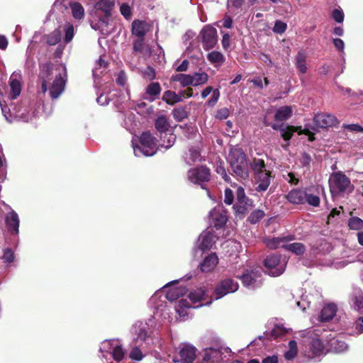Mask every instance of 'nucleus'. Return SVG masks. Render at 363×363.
Here are the masks:
<instances>
[{"label": "nucleus", "mask_w": 363, "mask_h": 363, "mask_svg": "<svg viewBox=\"0 0 363 363\" xmlns=\"http://www.w3.org/2000/svg\"><path fill=\"white\" fill-rule=\"evenodd\" d=\"M61 31L59 29H55L53 31L45 36L46 43L49 45H55L61 40Z\"/></svg>", "instance_id": "f704fd0d"}, {"label": "nucleus", "mask_w": 363, "mask_h": 363, "mask_svg": "<svg viewBox=\"0 0 363 363\" xmlns=\"http://www.w3.org/2000/svg\"><path fill=\"white\" fill-rule=\"evenodd\" d=\"M150 30V25L145 21L135 19L131 24V33L137 38H145Z\"/></svg>", "instance_id": "f3484780"}, {"label": "nucleus", "mask_w": 363, "mask_h": 363, "mask_svg": "<svg viewBox=\"0 0 363 363\" xmlns=\"http://www.w3.org/2000/svg\"><path fill=\"white\" fill-rule=\"evenodd\" d=\"M306 202L312 206L318 207L320 205V198L318 196L306 193Z\"/></svg>", "instance_id": "864d4df0"}, {"label": "nucleus", "mask_w": 363, "mask_h": 363, "mask_svg": "<svg viewBox=\"0 0 363 363\" xmlns=\"http://www.w3.org/2000/svg\"><path fill=\"white\" fill-rule=\"evenodd\" d=\"M228 161L234 176L243 180L249 178L247 156L241 148L231 149L228 155Z\"/></svg>", "instance_id": "f257e3e1"}, {"label": "nucleus", "mask_w": 363, "mask_h": 363, "mask_svg": "<svg viewBox=\"0 0 363 363\" xmlns=\"http://www.w3.org/2000/svg\"><path fill=\"white\" fill-rule=\"evenodd\" d=\"M11 88V94L13 99H16L21 92L22 85L18 79L16 78V75L13 73L10 77L9 82Z\"/></svg>", "instance_id": "393cba45"}, {"label": "nucleus", "mask_w": 363, "mask_h": 363, "mask_svg": "<svg viewBox=\"0 0 363 363\" xmlns=\"http://www.w3.org/2000/svg\"><path fill=\"white\" fill-rule=\"evenodd\" d=\"M74 37V27L72 25H68L65 29V42L69 43Z\"/></svg>", "instance_id": "e2e57ef3"}, {"label": "nucleus", "mask_w": 363, "mask_h": 363, "mask_svg": "<svg viewBox=\"0 0 363 363\" xmlns=\"http://www.w3.org/2000/svg\"><path fill=\"white\" fill-rule=\"evenodd\" d=\"M291 114L292 109L290 106H282L277 111L274 115V119L277 121H284L290 118Z\"/></svg>", "instance_id": "7c9ffc66"}, {"label": "nucleus", "mask_w": 363, "mask_h": 363, "mask_svg": "<svg viewBox=\"0 0 363 363\" xmlns=\"http://www.w3.org/2000/svg\"><path fill=\"white\" fill-rule=\"evenodd\" d=\"M203 48L208 50L214 48L218 41L217 30L211 26H206L201 31Z\"/></svg>", "instance_id": "9b49d317"}, {"label": "nucleus", "mask_w": 363, "mask_h": 363, "mask_svg": "<svg viewBox=\"0 0 363 363\" xmlns=\"http://www.w3.org/2000/svg\"><path fill=\"white\" fill-rule=\"evenodd\" d=\"M355 310L359 313L363 312V291L361 289H355L352 295L351 298Z\"/></svg>", "instance_id": "a878e982"}, {"label": "nucleus", "mask_w": 363, "mask_h": 363, "mask_svg": "<svg viewBox=\"0 0 363 363\" xmlns=\"http://www.w3.org/2000/svg\"><path fill=\"white\" fill-rule=\"evenodd\" d=\"M125 356V351L121 345L116 346L112 351L113 359L118 362H121Z\"/></svg>", "instance_id": "49530a36"}, {"label": "nucleus", "mask_w": 363, "mask_h": 363, "mask_svg": "<svg viewBox=\"0 0 363 363\" xmlns=\"http://www.w3.org/2000/svg\"><path fill=\"white\" fill-rule=\"evenodd\" d=\"M208 60L213 64L214 63H223L225 62V57L223 54L220 52L213 51L208 54Z\"/></svg>", "instance_id": "79ce46f5"}, {"label": "nucleus", "mask_w": 363, "mask_h": 363, "mask_svg": "<svg viewBox=\"0 0 363 363\" xmlns=\"http://www.w3.org/2000/svg\"><path fill=\"white\" fill-rule=\"evenodd\" d=\"M311 162H312L311 156L306 152H303L301 155V157L300 159V162L302 164V166L308 167V166H310V164Z\"/></svg>", "instance_id": "680f3d73"}, {"label": "nucleus", "mask_w": 363, "mask_h": 363, "mask_svg": "<svg viewBox=\"0 0 363 363\" xmlns=\"http://www.w3.org/2000/svg\"><path fill=\"white\" fill-rule=\"evenodd\" d=\"M306 57V53L303 50L298 51L296 56L295 64L298 72L301 74H305L307 71Z\"/></svg>", "instance_id": "b1692460"}, {"label": "nucleus", "mask_w": 363, "mask_h": 363, "mask_svg": "<svg viewBox=\"0 0 363 363\" xmlns=\"http://www.w3.org/2000/svg\"><path fill=\"white\" fill-rule=\"evenodd\" d=\"M342 128L352 132L363 133V127L359 124H344Z\"/></svg>", "instance_id": "0e129e2a"}, {"label": "nucleus", "mask_w": 363, "mask_h": 363, "mask_svg": "<svg viewBox=\"0 0 363 363\" xmlns=\"http://www.w3.org/2000/svg\"><path fill=\"white\" fill-rule=\"evenodd\" d=\"M222 45L224 50H227L230 45V36L228 33H224L222 39Z\"/></svg>", "instance_id": "774afa93"}, {"label": "nucleus", "mask_w": 363, "mask_h": 363, "mask_svg": "<svg viewBox=\"0 0 363 363\" xmlns=\"http://www.w3.org/2000/svg\"><path fill=\"white\" fill-rule=\"evenodd\" d=\"M286 199L294 204H303L306 203V192L301 189H292L286 196Z\"/></svg>", "instance_id": "4be33fe9"}, {"label": "nucleus", "mask_w": 363, "mask_h": 363, "mask_svg": "<svg viewBox=\"0 0 363 363\" xmlns=\"http://www.w3.org/2000/svg\"><path fill=\"white\" fill-rule=\"evenodd\" d=\"M186 293V289L184 288L173 289L167 293V298L169 301L177 300L180 296Z\"/></svg>", "instance_id": "58836bf2"}, {"label": "nucleus", "mask_w": 363, "mask_h": 363, "mask_svg": "<svg viewBox=\"0 0 363 363\" xmlns=\"http://www.w3.org/2000/svg\"><path fill=\"white\" fill-rule=\"evenodd\" d=\"M155 126L157 130L161 133H165L170 127V124L166 116L162 115L155 120Z\"/></svg>", "instance_id": "c756f323"}, {"label": "nucleus", "mask_w": 363, "mask_h": 363, "mask_svg": "<svg viewBox=\"0 0 363 363\" xmlns=\"http://www.w3.org/2000/svg\"><path fill=\"white\" fill-rule=\"evenodd\" d=\"M6 262L11 263L14 259V254L11 248H6L4 250V254L1 257Z\"/></svg>", "instance_id": "13d9d810"}, {"label": "nucleus", "mask_w": 363, "mask_h": 363, "mask_svg": "<svg viewBox=\"0 0 363 363\" xmlns=\"http://www.w3.org/2000/svg\"><path fill=\"white\" fill-rule=\"evenodd\" d=\"M161 91L162 89L159 82H151L147 85L145 93L152 96V98L150 99V101H153L160 95Z\"/></svg>", "instance_id": "473e14b6"}, {"label": "nucleus", "mask_w": 363, "mask_h": 363, "mask_svg": "<svg viewBox=\"0 0 363 363\" xmlns=\"http://www.w3.org/2000/svg\"><path fill=\"white\" fill-rule=\"evenodd\" d=\"M281 255L272 254L267 257L264 261V267L268 269V274L273 277L281 274L284 270L280 264Z\"/></svg>", "instance_id": "f8f14e48"}, {"label": "nucleus", "mask_w": 363, "mask_h": 363, "mask_svg": "<svg viewBox=\"0 0 363 363\" xmlns=\"http://www.w3.org/2000/svg\"><path fill=\"white\" fill-rule=\"evenodd\" d=\"M113 6L114 1L112 0H99L95 4V9L104 12L106 18L110 16L111 11Z\"/></svg>", "instance_id": "bb28decb"}, {"label": "nucleus", "mask_w": 363, "mask_h": 363, "mask_svg": "<svg viewBox=\"0 0 363 363\" xmlns=\"http://www.w3.org/2000/svg\"><path fill=\"white\" fill-rule=\"evenodd\" d=\"M145 38H138L137 39L133 40V52H142L144 49L145 45Z\"/></svg>", "instance_id": "09e8293b"}, {"label": "nucleus", "mask_w": 363, "mask_h": 363, "mask_svg": "<svg viewBox=\"0 0 363 363\" xmlns=\"http://www.w3.org/2000/svg\"><path fill=\"white\" fill-rule=\"evenodd\" d=\"M218 263V258L216 254L211 253L200 264V269L203 272H209L214 269Z\"/></svg>", "instance_id": "412c9836"}, {"label": "nucleus", "mask_w": 363, "mask_h": 363, "mask_svg": "<svg viewBox=\"0 0 363 363\" xmlns=\"http://www.w3.org/2000/svg\"><path fill=\"white\" fill-rule=\"evenodd\" d=\"M236 203L233 208L236 215L245 216L252 207V201L245 195V189L239 186L236 191Z\"/></svg>", "instance_id": "0eeeda50"}, {"label": "nucleus", "mask_w": 363, "mask_h": 363, "mask_svg": "<svg viewBox=\"0 0 363 363\" xmlns=\"http://www.w3.org/2000/svg\"><path fill=\"white\" fill-rule=\"evenodd\" d=\"M5 226L11 235H18L19 233L20 219L17 213L11 209L5 215Z\"/></svg>", "instance_id": "ddd939ff"}, {"label": "nucleus", "mask_w": 363, "mask_h": 363, "mask_svg": "<svg viewBox=\"0 0 363 363\" xmlns=\"http://www.w3.org/2000/svg\"><path fill=\"white\" fill-rule=\"evenodd\" d=\"M332 17L337 23H342L344 20V13L342 10L335 9L333 11Z\"/></svg>", "instance_id": "052dcab7"}, {"label": "nucleus", "mask_w": 363, "mask_h": 363, "mask_svg": "<svg viewBox=\"0 0 363 363\" xmlns=\"http://www.w3.org/2000/svg\"><path fill=\"white\" fill-rule=\"evenodd\" d=\"M337 312V306L334 303H329L321 310L320 318L322 322H327L332 320Z\"/></svg>", "instance_id": "5701e85b"}, {"label": "nucleus", "mask_w": 363, "mask_h": 363, "mask_svg": "<svg viewBox=\"0 0 363 363\" xmlns=\"http://www.w3.org/2000/svg\"><path fill=\"white\" fill-rule=\"evenodd\" d=\"M187 177L191 182L201 185L204 189L203 184L211 180V169L206 165H198L188 170Z\"/></svg>", "instance_id": "39448f33"}, {"label": "nucleus", "mask_w": 363, "mask_h": 363, "mask_svg": "<svg viewBox=\"0 0 363 363\" xmlns=\"http://www.w3.org/2000/svg\"><path fill=\"white\" fill-rule=\"evenodd\" d=\"M286 28L287 25L286 23L280 20H277L273 28V31L275 33L282 34L286 31Z\"/></svg>", "instance_id": "3c124183"}, {"label": "nucleus", "mask_w": 363, "mask_h": 363, "mask_svg": "<svg viewBox=\"0 0 363 363\" xmlns=\"http://www.w3.org/2000/svg\"><path fill=\"white\" fill-rule=\"evenodd\" d=\"M238 278L241 280L244 286L255 289L262 284V269L257 267L253 269H245L241 276Z\"/></svg>", "instance_id": "20e7f679"}, {"label": "nucleus", "mask_w": 363, "mask_h": 363, "mask_svg": "<svg viewBox=\"0 0 363 363\" xmlns=\"http://www.w3.org/2000/svg\"><path fill=\"white\" fill-rule=\"evenodd\" d=\"M190 163L201 161V155L200 150L196 147H191L189 150Z\"/></svg>", "instance_id": "de8ad7c7"}, {"label": "nucleus", "mask_w": 363, "mask_h": 363, "mask_svg": "<svg viewBox=\"0 0 363 363\" xmlns=\"http://www.w3.org/2000/svg\"><path fill=\"white\" fill-rule=\"evenodd\" d=\"M188 296L193 304L200 303L196 306L185 305V306L188 308H199L203 306L209 305L213 301V298L208 296L206 294V291L203 288H199L191 291ZM184 302H186V301L183 299L180 301V303L184 306Z\"/></svg>", "instance_id": "6e6552de"}, {"label": "nucleus", "mask_w": 363, "mask_h": 363, "mask_svg": "<svg viewBox=\"0 0 363 363\" xmlns=\"http://www.w3.org/2000/svg\"><path fill=\"white\" fill-rule=\"evenodd\" d=\"M222 347H208L203 350V360L207 362H220L223 359Z\"/></svg>", "instance_id": "dca6fc26"}, {"label": "nucleus", "mask_w": 363, "mask_h": 363, "mask_svg": "<svg viewBox=\"0 0 363 363\" xmlns=\"http://www.w3.org/2000/svg\"><path fill=\"white\" fill-rule=\"evenodd\" d=\"M264 216L265 213L264 211L256 209L250 213L247 218V221L251 224H256L259 223L264 217Z\"/></svg>", "instance_id": "e433bc0d"}, {"label": "nucleus", "mask_w": 363, "mask_h": 363, "mask_svg": "<svg viewBox=\"0 0 363 363\" xmlns=\"http://www.w3.org/2000/svg\"><path fill=\"white\" fill-rule=\"evenodd\" d=\"M220 97V91L218 89H216L213 91V94L211 99L208 101L209 106H214L218 102Z\"/></svg>", "instance_id": "bf43d9fd"}, {"label": "nucleus", "mask_w": 363, "mask_h": 363, "mask_svg": "<svg viewBox=\"0 0 363 363\" xmlns=\"http://www.w3.org/2000/svg\"><path fill=\"white\" fill-rule=\"evenodd\" d=\"M238 288V281L231 278L225 279L214 289L215 299L218 300L228 294L234 293Z\"/></svg>", "instance_id": "9d476101"}, {"label": "nucleus", "mask_w": 363, "mask_h": 363, "mask_svg": "<svg viewBox=\"0 0 363 363\" xmlns=\"http://www.w3.org/2000/svg\"><path fill=\"white\" fill-rule=\"evenodd\" d=\"M234 199L233 191L230 189L226 188L224 192V203L227 205H231L233 203Z\"/></svg>", "instance_id": "5fc2aeb1"}, {"label": "nucleus", "mask_w": 363, "mask_h": 363, "mask_svg": "<svg viewBox=\"0 0 363 363\" xmlns=\"http://www.w3.org/2000/svg\"><path fill=\"white\" fill-rule=\"evenodd\" d=\"M39 67L38 80L41 83V91L45 94L48 90V82L55 79V75L59 73V72H65L66 69L65 67L62 68L60 65H55L51 62L40 64Z\"/></svg>", "instance_id": "7ed1b4c3"}, {"label": "nucleus", "mask_w": 363, "mask_h": 363, "mask_svg": "<svg viewBox=\"0 0 363 363\" xmlns=\"http://www.w3.org/2000/svg\"><path fill=\"white\" fill-rule=\"evenodd\" d=\"M255 179L256 184H257L256 190L257 191H264L270 184L271 172L267 169L258 172L255 175Z\"/></svg>", "instance_id": "a211bd4d"}, {"label": "nucleus", "mask_w": 363, "mask_h": 363, "mask_svg": "<svg viewBox=\"0 0 363 363\" xmlns=\"http://www.w3.org/2000/svg\"><path fill=\"white\" fill-rule=\"evenodd\" d=\"M171 80L173 82H179L182 86L185 87L189 85L194 86V79L192 75L185 74H177L172 75Z\"/></svg>", "instance_id": "cd10ccee"}, {"label": "nucleus", "mask_w": 363, "mask_h": 363, "mask_svg": "<svg viewBox=\"0 0 363 363\" xmlns=\"http://www.w3.org/2000/svg\"><path fill=\"white\" fill-rule=\"evenodd\" d=\"M229 110L227 108H221L217 111L216 118L220 120L225 119L229 116Z\"/></svg>", "instance_id": "69168bd1"}, {"label": "nucleus", "mask_w": 363, "mask_h": 363, "mask_svg": "<svg viewBox=\"0 0 363 363\" xmlns=\"http://www.w3.org/2000/svg\"><path fill=\"white\" fill-rule=\"evenodd\" d=\"M196 349L189 345H184L179 351L180 359L176 362L181 363H193L196 357Z\"/></svg>", "instance_id": "6ab92c4d"}, {"label": "nucleus", "mask_w": 363, "mask_h": 363, "mask_svg": "<svg viewBox=\"0 0 363 363\" xmlns=\"http://www.w3.org/2000/svg\"><path fill=\"white\" fill-rule=\"evenodd\" d=\"M162 100L169 105H174L180 102L182 99L181 96L177 94L174 91L168 90L164 92Z\"/></svg>", "instance_id": "2f4dec72"}, {"label": "nucleus", "mask_w": 363, "mask_h": 363, "mask_svg": "<svg viewBox=\"0 0 363 363\" xmlns=\"http://www.w3.org/2000/svg\"><path fill=\"white\" fill-rule=\"evenodd\" d=\"M311 350L315 355H320L323 352L324 345L320 340L315 339L311 343Z\"/></svg>", "instance_id": "a19ab883"}, {"label": "nucleus", "mask_w": 363, "mask_h": 363, "mask_svg": "<svg viewBox=\"0 0 363 363\" xmlns=\"http://www.w3.org/2000/svg\"><path fill=\"white\" fill-rule=\"evenodd\" d=\"M126 74L124 71H121L116 78V83L121 86H124L126 83Z\"/></svg>", "instance_id": "338daca9"}, {"label": "nucleus", "mask_w": 363, "mask_h": 363, "mask_svg": "<svg viewBox=\"0 0 363 363\" xmlns=\"http://www.w3.org/2000/svg\"><path fill=\"white\" fill-rule=\"evenodd\" d=\"M287 240L286 238H273L264 240V243L270 249H277L281 242Z\"/></svg>", "instance_id": "4c0bfd02"}, {"label": "nucleus", "mask_w": 363, "mask_h": 363, "mask_svg": "<svg viewBox=\"0 0 363 363\" xmlns=\"http://www.w3.org/2000/svg\"><path fill=\"white\" fill-rule=\"evenodd\" d=\"M286 250L292 252L297 256H301L306 252V247L303 243L294 242L282 246Z\"/></svg>", "instance_id": "c85d7f7f"}, {"label": "nucleus", "mask_w": 363, "mask_h": 363, "mask_svg": "<svg viewBox=\"0 0 363 363\" xmlns=\"http://www.w3.org/2000/svg\"><path fill=\"white\" fill-rule=\"evenodd\" d=\"M348 227L351 230H361L363 228V220L359 217H352L348 220Z\"/></svg>", "instance_id": "ea45409f"}, {"label": "nucleus", "mask_w": 363, "mask_h": 363, "mask_svg": "<svg viewBox=\"0 0 363 363\" xmlns=\"http://www.w3.org/2000/svg\"><path fill=\"white\" fill-rule=\"evenodd\" d=\"M337 122V118L331 114L324 113H317L313 118L314 124L320 128H327L335 125Z\"/></svg>", "instance_id": "2eb2a0df"}, {"label": "nucleus", "mask_w": 363, "mask_h": 363, "mask_svg": "<svg viewBox=\"0 0 363 363\" xmlns=\"http://www.w3.org/2000/svg\"><path fill=\"white\" fill-rule=\"evenodd\" d=\"M120 11L125 19H130L132 16V11L130 6L128 4H123L120 7Z\"/></svg>", "instance_id": "6e6d98bb"}, {"label": "nucleus", "mask_w": 363, "mask_h": 363, "mask_svg": "<svg viewBox=\"0 0 363 363\" xmlns=\"http://www.w3.org/2000/svg\"><path fill=\"white\" fill-rule=\"evenodd\" d=\"M301 127L288 125L286 128L281 129V137L284 140H289L292 138L294 133L296 132Z\"/></svg>", "instance_id": "c03bdc74"}, {"label": "nucleus", "mask_w": 363, "mask_h": 363, "mask_svg": "<svg viewBox=\"0 0 363 363\" xmlns=\"http://www.w3.org/2000/svg\"><path fill=\"white\" fill-rule=\"evenodd\" d=\"M199 249L203 252L209 250L216 242V235L213 231H204L199 236Z\"/></svg>", "instance_id": "aec40b11"}, {"label": "nucleus", "mask_w": 363, "mask_h": 363, "mask_svg": "<svg viewBox=\"0 0 363 363\" xmlns=\"http://www.w3.org/2000/svg\"><path fill=\"white\" fill-rule=\"evenodd\" d=\"M330 191L333 196L350 194L354 189L350 179L343 172L333 173L329 179Z\"/></svg>", "instance_id": "f03ea898"}, {"label": "nucleus", "mask_w": 363, "mask_h": 363, "mask_svg": "<svg viewBox=\"0 0 363 363\" xmlns=\"http://www.w3.org/2000/svg\"><path fill=\"white\" fill-rule=\"evenodd\" d=\"M129 357L131 359H133L135 361H140L143 357V354L141 350L138 347H135L131 350L130 354H129Z\"/></svg>", "instance_id": "4d7b16f0"}, {"label": "nucleus", "mask_w": 363, "mask_h": 363, "mask_svg": "<svg viewBox=\"0 0 363 363\" xmlns=\"http://www.w3.org/2000/svg\"><path fill=\"white\" fill-rule=\"evenodd\" d=\"M66 80L62 77V72L56 74L55 79L49 88V94L52 99H57L65 88Z\"/></svg>", "instance_id": "4468645a"}, {"label": "nucleus", "mask_w": 363, "mask_h": 363, "mask_svg": "<svg viewBox=\"0 0 363 363\" xmlns=\"http://www.w3.org/2000/svg\"><path fill=\"white\" fill-rule=\"evenodd\" d=\"M192 76L194 79V86L206 84L208 80V75L206 72H195Z\"/></svg>", "instance_id": "a18cd8bd"}, {"label": "nucleus", "mask_w": 363, "mask_h": 363, "mask_svg": "<svg viewBox=\"0 0 363 363\" xmlns=\"http://www.w3.org/2000/svg\"><path fill=\"white\" fill-rule=\"evenodd\" d=\"M211 223L217 229L224 228L228 220V212L222 205L214 207L209 213Z\"/></svg>", "instance_id": "1a4fd4ad"}, {"label": "nucleus", "mask_w": 363, "mask_h": 363, "mask_svg": "<svg viewBox=\"0 0 363 363\" xmlns=\"http://www.w3.org/2000/svg\"><path fill=\"white\" fill-rule=\"evenodd\" d=\"M172 115L175 121L182 122L189 117V111L186 106H179L173 109Z\"/></svg>", "instance_id": "72a5a7b5"}, {"label": "nucleus", "mask_w": 363, "mask_h": 363, "mask_svg": "<svg viewBox=\"0 0 363 363\" xmlns=\"http://www.w3.org/2000/svg\"><path fill=\"white\" fill-rule=\"evenodd\" d=\"M140 145L135 148L139 150L145 156H152L157 152L155 138L150 132H144L140 137Z\"/></svg>", "instance_id": "423d86ee"}, {"label": "nucleus", "mask_w": 363, "mask_h": 363, "mask_svg": "<svg viewBox=\"0 0 363 363\" xmlns=\"http://www.w3.org/2000/svg\"><path fill=\"white\" fill-rule=\"evenodd\" d=\"M71 9L73 16L77 19H81L84 17V10L79 3H74L71 5Z\"/></svg>", "instance_id": "37998d69"}, {"label": "nucleus", "mask_w": 363, "mask_h": 363, "mask_svg": "<svg viewBox=\"0 0 363 363\" xmlns=\"http://www.w3.org/2000/svg\"><path fill=\"white\" fill-rule=\"evenodd\" d=\"M287 333V330L284 327L277 325L270 333V335L277 339L284 335Z\"/></svg>", "instance_id": "8fccbe9b"}, {"label": "nucleus", "mask_w": 363, "mask_h": 363, "mask_svg": "<svg viewBox=\"0 0 363 363\" xmlns=\"http://www.w3.org/2000/svg\"><path fill=\"white\" fill-rule=\"evenodd\" d=\"M217 174H220L226 182H230V177L228 175L224 165L220 162L216 168Z\"/></svg>", "instance_id": "603ef678"}, {"label": "nucleus", "mask_w": 363, "mask_h": 363, "mask_svg": "<svg viewBox=\"0 0 363 363\" xmlns=\"http://www.w3.org/2000/svg\"><path fill=\"white\" fill-rule=\"evenodd\" d=\"M251 169L253 171L255 175L257 173L266 170L265 162L264 160L259 158H253L250 164Z\"/></svg>", "instance_id": "c9c22d12"}]
</instances>
